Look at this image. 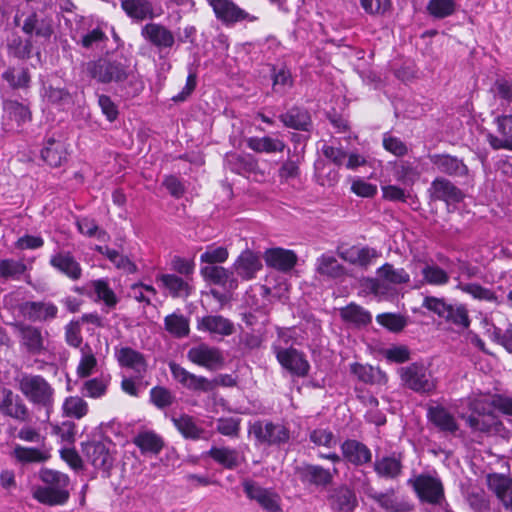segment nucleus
I'll return each mask as SVG.
<instances>
[{
    "mask_svg": "<svg viewBox=\"0 0 512 512\" xmlns=\"http://www.w3.org/2000/svg\"><path fill=\"white\" fill-rule=\"evenodd\" d=\"M40 479L44 483L33 490V497L42 504L54 506L62 505L69 498V477L61 472L44 469L40 472Z\"/></svg>",
    "mask_w": 512,
    "mask_h": 512,
    "instance_id": "nucleus-1",
    "label": "nucleus"
},
{
    "mask_svg": "<svg viewBox=\"0 0 512 512\" xmlns=\"http://www.w3.org/2000/svg\"><path fill=\"white\" fill-rule=\"evenodd\" d=\"M91 76L101 83H122L127 81L132 87V91H127L128 97L137 95L142 89L143 84L134 73L121 62L101 59L95 62L90 69Z\"/></svg>",
    "mask_w": 512,
    "mask_h": 512,
    "instance_id": "nucleus-2",
    "label": "nucleus"
},
{
    "mask_svg": "<svg viewBox=\"0 0 512 512\" xmlns=\"http://www.w3.org/2000/svg\"><path fill=\"white\" fill-rule=\"evenodd\" d=\"M19 391L35 406L46 409L47 414L53 408L55 390L41 375L22 373L16 378Z\"/></svg>",
    "mask_w": 512,
    "mask_h": 512,
    "instance_id": "nucleus-3",
    "label": "nucleus"
},
{
    "mask_svg": "<svg viewBox=\"0 0 512 512\" xmlns=\"http://www.w3.org/2000/svg\"><path fill=\"white\" fill-rule=\"evenodd\" d=\"M169 368L174 380L193 392L207 393L213 391L218 386L233 387L236 385L235 378L229 374H220L210 380L204 376L195 375L174 362L169 364Z\"/></svg>",
    "mask_w": 512,
    "mask_h": 512,
    "instance_id": "nucleus-4",
    "label": "nucleus"
},
{
    "mask_svg": "<svg viewBox=\"0 0 512 512\" xmlns=\"http://www.w3.org/2000/svg\"><path fill=\"white\" fill-rule=\"evenodd\" d=\"M358 490L373 500L384 512H413L414 506L409 497L400 494L396 488L391 487L379 492L365 478Z\"/></svg>",
    "mask_w": 512,
    "mask_h": 512,
    "instance_id": "nucleus-5",
    "label": "nucleus"
},
{
    "mask_svg": "<svg viewBox=\"0 0 512 512\" xmlns=\"http://www.w3.org/2000/svg\"><path fill=\"white\" fill-rule=\"evenodd\" d=\"M398 375L405 388L419 394H430L437 386L436 378L424 363L414 362L400 367Z\"/></svg>",
    "mask_w": 512,
    "mask_h": 512,
    "instance_id": "nucleus-6",
    "label": "nucleus"
},
{
    "mask_svg": "<svg viewBox=\"0 0 512 512\" xmlns=\"http://www.w3.org/2000/svg\"><path fill=\"white\" fill-rule=\"evenodd\" d=\"M471 414L466 417L467 425L474 431L487 432L496 423L492 396L474 397L469 402Z\"/></svg>",
    "mask_w": 512,
    "mask_h": 512,
    "instance_id": "nucleus-7",
    "label": "nucleus"
},
{
    "mask_svg": "<svg viewBox=\"0 0 512 512\" xmlns=\"http://www.w3.org/2000/svg\"><path fill=\"white\" fill-rule=\"evenodd\" d=\"M20 350L30 356H39L47 352L48 332L31 324H15Z\"/></svg>",
    "mask_w": 512,
    "mask_h": 512,
    "instance_id": "nucleus-8",
    "label": "nucleus"
},
{
    "mask_svg": "<svg viewBox=\"0 0 512 512\" xmlns=\"http://www.w3.org/2000/svg\"><path fill=\"white\" fill-rule=\"evenodd\" d=\"M410 275L404 268H395L390 263H385L377 269V278L369 281V288L376 296L391 294L390 286L407 284Z\"/></svg>",
    "mask_w": 512,
    "mask_h": 512,
    "instance_id": "nucleus-9",
    "label": "nucleus"
},
{
    "mask_svg": "<svg viewBox=\"0 0 512 512\" xmlns=\"http://www.w3.org/2000/svg\"><path fill=\"white\" fill-rule=\"evenodd\" d=\"M250 433L259 444L278 446L287 444L290 440V430L284 424L270 421H257L250 429Z\"/></svg>",
    "mask_w": 512,
    "mask_h": 512,
    "instance_id": "nucleus-10",
    "label": "nucleus"
},
{
    "mask_svg": "<svg viewBox=\"0 0 512 512\" xmlns=\"http://www.w3.org/2000/svg\"><path fill=\"white\" fill-rule=\"evenodd\" d=\"M272 351L282 368L290 374L298 377L307 376L310 365L303 352L280 344H272Z\"/></svg>",
    "mask_w": 512,
    "mask_h": 512,
    "instance_id": "nucleus-11",
    "label": "nucleus"
},
{
    "mask_svg": "<svg viewBox=\"0 0 512 512\" xmlns=\"http://www.w3.org/2000/svg\"><path fill=\"white\" fill-rule=\"evenodd\" d=\"M114 358L120 368L133 372L136 378H144L148 372L147 356L130 346H115Z\"/></svg>",
    "mask_w": 512,
    "mask_h": 512,
    "instance_id": "nucleus-12",
    "label": "nucleus"
},
{
    "mask_svg": "<svg viewBox=\"0 0 512 512\" xmlns=\"http://www.w3.org/2000/svg\"><path fill=\"white\" fill-rule=\"evenodd\" d=\"M495 115L494 124L497 127V135L487 133L486 139L494 150L512 151V113H492Z\"/></svg>",
    "mask_w": 512,
    "mask_h": 512,
    "instance_id": "nucleus-13",
    "label": "nucleus"
},
{
    "mask_svg": "<svg viewBox=\"0 0 512 512\" xmlns=\"http://www.w3.org/2000/svg\"><path fill=\"white\" fill-rule=\"evenodd\" d=\"M243 489L247 497L256 501L267 512H281V498L271 489H266L256 482L246 480Z\"/></svg>",
    "mask_w": 512,
    "mask_h": 512,
    "instance_id": "nucleus-14",
    "label": "nucleus"
},
{
    "mask_svg": "<svg viewBox=\"0 0 512 512\" xmlns=\"http://www.w3.org/2000/svg\"><path fill=\"white\" fill-rule=\"evenodd\" d=\"M0 413L20 422L29 418V409L23 399L9 388H0Z\"/></svg>",
    "mask_w": 512,
    "mask_h": 512,
    "instance_id": "nucleus-15",
    "label": "nucleus"
},
{
    "mask_svg": "<svg viewBox=\"0 0 512 512\" xmlns=\"http://www.w3.org/2000/svg\"><path fill=\"white\" fill-rule=\"evenodd\" d=\"M187 358L192 363L208 370H216L224 363V357L220 349L205 343L190 348L187 352Z\"/></svg>",
    "mask_w": 512,
    "mask_h": 512,
    "instance_id": "nucleus-16",
    "label": "nucleus"
},
{
    "mask_svg": "<svg viewBox=\"0 0 512 512\" xmlns=\"http://www.w3.org/2000/svg\"><path fill=\"white\" fill-rule=\"evenodd\" d=\"M197 329L212 338H224L235 332L234 323L222 315H206L197 319Z\"/></svg>",
    "mask_w": 512,
    "mask_h": 512,
    "instance_id": "nucleus-17",
    "label": "nucleus"
},
{
    "mask_svg": "<svg viewBox=\"0 0 512 512\" xmlns=\"http://www.w3.org/2000/svg\"><path fill=\"white\" fill-rule=\"evenodd\" d=\"M427 192L431 201H444L451 204L458 203L463 199L461 190L443 177L435 178Z\"/></svg>",
    "mask_w": 512,
    "mask_h": 512,
    "instance_id": "nucleus-18",
    "label": "nucleus"
},
{
    "mask_svg": "<svg viewBox=\"0 0 512 512\" xmlns=\"http://www.w3.org/2000/svg\"><path fill=\"white\" fill-rule=\"evenodd\" d=\"M493 95L492 113H512V80L497 78L490 89Z\"/></svg>",
    "mask_w": 512,
    "mask_h": 512,
    "instance_id": "nucleus-19",
    "label": "nucleus"
},
{
    "mask_svg": "<svg viewBox=\"0 0 512 512\" xmlns=\"http://www.w3.org/2000/svg\"><path fill=\"white\" fill-rule=\"evenodd\" d=\"M300 480L303 483L317 487H327L333 482L334 474L338 473L336 468L331 472L320 465L306 464L297 469Z\"/></svg>",
    "mask_w": 512,
    "mask_h": 512,
    "instance_id": "nucleus-20",
    "label": "nucleus"
},
{
    "mask_svg": "<svg viewBox=\"0 0 512 512\" xmlns=\"http://www.w3.org/2000/svg\"><path fill=\"white\" fill-rule=\"evenodd\" d=\"M487 485L505 510L512 512V478L498 473L489 474Z\"/></svg>",
    "mask_w": 512,
    "mask_h": 512,
    "instance_id": "nucleus-21",
    "label": "nucleus"
},
{
    "mask_svg": "<svg viewBox=\"0 0 512 512\" xmlns=\"http://www.w3.org/2000/svg\"><path fill=\"white\" fill-rule=\"evenodd\" d=\"M340 448L344 460L352 465L362 466L372 460V452L369 447L358 440L347 439L341 444Z\"/></svg>",
    "mask_w": 512,
    "mask_h": 512,
    "instance_id": "nucleus-22",
    "label": "nucleus"
},
{
    "mask_svg": "<svg viewBox=\"0 0 512 512\" xmlns=\"http://www.w3.org/2000/svg\"><path fill=\"white\" fill-rule=\"evenodd\" d=\"M49 264L73 281L79 280L82 276L81 265L70 252L61 251L53 254Z\"/></svg>",
    "mask_w": 512,
    "mask_h": 512,
    "instance_id": "nucleus-23",
    "label": "nucleus"
},
{
    "mask_svg": "<svg viewBox=\"0 0 512 512\" xmlns=\"http://www.w3.org/2000/svg\"><path fill=\"white\" fill-rule=\"evenodd\" d=\"M428 159L438 172L449 176H464L468 172L461 159L449 154H430Z\"/></svg>",
    "mask_w": 512,
    "mask_h": 512,
    "instance_id": "nucleus-24",
    "label": "nucleus"
},
{
    "mask_svg": "<svg viewBox=\"0 0 512 512\" xmlns=\"http://www.w3.org/2000/svg\"><path fill=\"white\" fill-rule=\"evenodd\" d=\"M121 8L135 22L152 20L160 15L150 0H120Z\"/></svg>",
    "mask_w": 512,
    "mask_h": 512,
    "instance_id": "nucleus-25",
    "label": "nucleus"
},
{
    "mask_svg": "<svg viewBox=\"0 0 512 512\" xmlns=\"http://www.w3.org/2000/svg\"><path fill=\"white\" fill-rule=\"evenodd\" d=\"M22 314L31 321H50L57 317L58 308L52 302L27 301L20 307Z\"/></svg>",
    "mask_w": 512,
    "mask_h": 512,
    "instance_id": "nucleus-26",
    "label": "nucleus"
},
{
    "mask_svg": "<svg viewBox=\"0 0 512 512\" xmlns=\"http://www.w3.org/2000/svg\"><path fill=\"white\" fill-rule=\"evenodd\" d=\"M141 35L159 49L171 48L175 43L173 33L157 23L146 24L141 30Z\"/></svg>",
    "mask_w": 512,
    "mask_h": 512,
    "instance_id": "nucleus-27",
    "label": "nucleus"
},
{
    "mask_svg": "<svg viewBox=\"0 0 512 512\" xmlns=\"http://www.w3.org/2000/svg\"><path fill=\"white\" fill-rule=\"evenodd\" d=\"M264 259L268 266L287 272L296 265L298 257L294 251L278 247L268 249Z\"/></svg>",
    "mask_w": 512,
    "mask_h": 512,
    "instance_id": "nucleus-28",
    "label": "nucleus"
},
{
    "mask_svg": "<svg viewBox=\"0 0 512 512\" xmlns=\"http://www.w3.org/2000/svg\"><path fill=\"white\" fill-rule=\"evenodd\" d=\"M428 420L441 432L447 434H455L459 425L454 417L443 406H433L427 411Z\"/></svg>",
    "mask_w": 512,
    "mask_h": 512,
    "instance_id": "nucleus-29",
    "label": "nucleus"
},
{
    "mask_svg": "<svg viewBox=\"0 0 512 512\" xmlns=\"http://www.w3.org/2000/svg\"><path fill=\"white\" fill-rule=\"evenodd\" d=\"M216 17L225 24L244 20L248 14L230 0H209Z\"/></svg>",
    "mask_w": 512,
    "mask_h": 512,
    "instance_id": "nucleus-30",
    "label": "nucleus"
},
{
    "mask_svg": "<svg viewBox=\"0 0 512 512\" xmlns=\"http://www.w3.org/2000/svg\"><path fill=\"white\" fill-rule=\"evenodd\" d=\"M315 272L327 279H339L346 275V268L331 253H323L315 262Z\"/></svg>",
    "mask_w": 512,
    "mask_h": 512,
    "instance_id": "nucleus-31",
    "label": "nucleus"
},
{
    "mask_svg": "<svg viewBox=\"0 0 512 512\" xmlns=\"http://www.w3.org/2000/svg\"><path fill=\"white\" fill-rule=\"evenodd\" d=\"M85 454L88 461L96 469L108 471L113 465V457L109 449L101 442L87 444Z\"/></svg>",
    "mask_w": 512,
    "mask_h": 512,
    "instance_id": "nucleus-32",
    "label": "nucleus"
},
{
    "mask_svg": "<svg viewBox=\"0 0 512 512\" xmlns=\"http://www.w3.org/2000/svg\"><path fill=\"white\" fill-rule=\"evenodd\" d=\"M42 159L52 167H59L67 161L68 147L65 142L50 138L41 151Z\"/></svg>",
    "mask_w": 512,
    "mask_h": 512,
    "instance_id": "nucleus-33",
    "label": "nucleus"
},
{
    "mask_svg": "<svg viewBox=\"0 0 512 512\" xmlns=\"http://www.w3.org/2000/svg\"><path fill=\"white\" fill-rule=\"evenodd\" d=\"M402 461L399 456L390 455L376 458L374 471L380 478L394 480L402 474Z\"/></svg>",
    "mask_w": 512,
    "mask_h": 512,
    "instance_id": "nucleus-34",
    "label": "nucleus"
},
{
    "mask_svg": "<svg viewBox=\"0 0 512 512\" xmlns=\"http://www.w3.org/2000/svg\"><path fill=\"white\" fill-rule=\"evenodd\" d=\"M171 421L184 438L191 440L204 438L205 430L197 424L192 416L187 414L172 416Z\"/></svg>",
    "mask_w": 512,
    "mask_h": 512,
    "instance_id": "nucleus-35",
    "label": "nucleus"
},
{
    "mask_svg": "<svg viewBox=\"0 0 512 512\" xmlns=\"http://www.w3.org/2000/svg\"><path fill=\"white\" fill-rule=\"evenodd\" d=\"M261 267L259 257L249 250L242 252L234 264L237 274L246 280L252 279Z\"/></svg>",
    "mask_w": 512,
    "mask_h": 512,
    "instance_id": "nucleus-36",
    "label": "nucleus"
},
{
    "mask_svg": "<svg viewBox=\"0 0 512 512\" xmlns=\"http://www.w3.org/2000/svg\"><path fill=\"white\" fill-rule=\"evenodd\" d=\"M172 297H187L191 293L188 279L174 274H162L157 278Z\"/></svg>",
    "mask_w": 512,
    "mask_h": 512,
    "instance_id": "nucleus-37",
    "label": "nucleus"
},
{
    "mask_svg": "<svg viewBox=\"0 0 512 512\" xmlns=\"http://www.w3.org/2000/svg\"><path fill=\"white\" fill-rule=\"evenodd\" d=\"M456 287L476 300L486 301L496 305L502 303V299L497 296L493 290L483 287L480 284L459 282Z\"/></svg>",
    "mask_w": 512,
    "mask_h": 512,
    "instance_id": "nucleus-38",
    "label": "nucleus"
},
{
    "mask_svg": "<svg viewBox=\"0 0 512 512\" xmlns=\"http://www.w3.org/2000/svg\"><path fill=\"white\" fill-rule=\"evenodd\" d=\"M330 499L333 510L337 512H353L357 506L355 493L345 486L335 490Z\"/></svg>",
    "mask_w": 512,
    "mask_h": 512,
    "instance_id": "nucleus-39",
    "label": "nucleus"
},
{
    "mask_svg": "<svg viewBox=\"0 0 512 512\" xmlns=\"http://www.w3.org/2000/svg\"><path fill=\"white\" fill-rule=\"evenodd\" d=\"M110 382L109 374L86 380L82 385L81 393L88 398L100 399L106 395Z\"/></svg>",
    "mask_w": 512,
    "mask_h": 512,
    "instance_id": "nucleus-40",
    "label": "nucleus"
},
{
    "mask_svg": "<svg viewBox=\"0 0 512 512\" xmlns=\"http://www.w3.org/2000/svg\"><path fill=\"white\" fill-rule=\"evenodd\" d=\"M247 147L257 153H276L282 152L285 149V143L272 137H250L246 141Z\"/></svg>",
    "mask_w": 512,
    "mask_h": 512,
    "instance_id": "nucleus-41",
    "label": "nucleus"
},
{
    "mask_svg": "<svg viewBox=\"0 0 512 512\" xmlns=\"http://www.w3.org/2000/svg\"><path fill=\"white\" fill-rule=\"evenodd\" d=\"M207 454L226 469H234L241 462L238 451L229 447H212Z\"/></svg>",
    "mask_w": 512,
    "mask_h": 512,
    "instance_id": "nucleus-42",
    "label": "nucleus"
},
{
    "mask_svg": "<svg viewBox=\"0 0 512 512\" xmlns=\"http://www.w3.org/2000/svg\"><path fill=\"white\" fill-rule=\"evenodd\" d=\"M2 78L12 89H28L31 83V75L26 67H8Z\"/></svg>",
    "mask_w": 512,
    "mask_h": 512,
    "instance_id": "nucleus-43",
    "label": "nucleus"
},
{
    "mask_svg": "<svg viewBox=\"0 0 512 512\" xmlns=\"http://www.w3.org/2000/svg\"><path fill=\"white\" fill-rule=\"evenodd\" d=\"M98 361L92 348L85 344L80 347V359L76 373L80 378H87L97 369Z\"/></svg>",
    "mask_w": 512,
    "mask_h": 512,
    "instance_id": "nucleus-44",
    "label": "nucleus"
},
{
    "mask_svg": "<svg viewBox=\"0 0 512 512\" xmlns=\"http://www.w3.org/2000/svg\"><path fill=\"white\" fill-rule=\"evenodd\" d=\"M134 443L143 453L152 454H158L164 446L162 438L152 431L139 433L135 437Z\"/></svg>",
    "mask_w": 512,
    "mask_h": 512,
    "instance_id": "nucleus-45",
    "label": "nucleus"
},
{
    "mask_svg": "<svg viewBox=\"0 0 512 512\" xmlns=\"http://www.w3.org/2000/svg\"><path fill=\"white\" fill-rule=\"evenodd\" d=\"M5 115L17 126H21L31 120V112L27 105L15 100H7L4 102Z\"/></svg>",
    "mask_w": 512,
    "mask_h": 512,
    "instance_id": "nucleus-46",
    "label": "nucleus"
},
{
    "mask_svg": "<svg viewBox=\"0 0 512 512\" xmlns=\"http://www.w3.org/2000/svg\"><path fill=\"white\" fill-rule=\"evenodd\" d=\"M13 456L17 461L27 463H41L49 458V452L45 449L30 448L17 445L13 450Z\"/></svg>",
    "mask_w": 512,
    "mask_h": 512,
    "instance_id": "nucleus-47",
    "label": "nucleus"
},
{
    "mask_svg": "<svg viewBox=\"0 0 512 512\" xmlns=\"http://www.w3.org/2000/svg\"><path fill=\"white\" fill-rule=\"evenodd\" d=\"M165 329L176 338L188 336L189 320L182 314L173 313L164 319Z\"/></svg>",
    "mask_w": 512,
    "mask_h": 512,
    "instance_id": "nucleus-48",
    "label": "nucleus"
},
{
    "mask_svg": "<svg viewBox=\"0 0 512 512\" xmlns=\"http://www.w3.org/2000/svg\"><path fill=\"white\" fill-rule=\"evenodd\" d=\"M91 287L96 295V300L102 301L109 309L116 307L118 297L110 288L108 282L104 279H98L91 282Z\"/></svg>",
    "mask_w": 512,
    "mask_h": 512,
    "instance_id": "nucleus-49",
    "label": "nucleus"
},
{
    "mask_svg": "<svg viewBox=\"0 0 512 512\" xmlns=\"http://www.w3.org/2000/svg\"><path fill=\"white\" fill-rule=\"evenodd\" d=\"M27 267L24 262L14 259L0 260V280H19L25 273Z\"/></svg>",
    "mask_w": 512,
    "mask_h": 512,
    "instance_id": "nucleus-50",
    "label": "nucleus"
},
{
    "mask_svg": "<svg viewBox=\"0 0 512 512\" xmlns=\"http://www.w3.org/2000/svg\"><path fill=\"white\" fill-rule=\"evenodd\" d=\"M423 281L434 286H442L449 282L448 273L434 263H425L421 268Z\"/></svg>",
    "mask_w": 512,
    "mask_h": 512,
    "instance_id": "nucleus-51",
    "label": "nucleus"
},
{
    "mask_svg": "<svg viewBox=\"0 0 512 512\" xmlns=\"http://www.w3.org/2000/svg\"><path fill=\"white\" fill-rule=\"evenodd\" d=\"M341 318L355 325H366L371 322V314L356 304H349L340 309Z\"/></svg>",
    "mask_w": 512,
    "mask_h": 512,
    "instance_id": "nucleus-52",
    "label": "nucleus"
},
{
    "mask_svg": "<svg viewBox=\"0 0 512 512\" xmlns=\"http://www.w3.org/2000/svg\"><path fill=\"white\" fill-rule=\"evenodd\" d=\"M63 413L72 418L81 419L88 413V403L80 396H69L62 404Z\"/></svg>",
    "mask_w": 512,
    "mask_h": 512,
    "instance_id": "nucleus-53",
    "label": "nucleus"
},
{
    "mask_svg": "<svg viewBox=\"0 0 512 512\" xmlns=\"http://www.w3.org/2000/svg\"><path fill=\"white\" fill-rule=\"evenodd\" d=\"M22 30L28 35H37L48 38L52 34V28L44 20H40L36 13L30 14L23 23Z\"/></svg>",
    "mask_w": 512,
    "mask_h": 512,
    "instance_id": "nucleus-54",
    "label": "nucleus"
},
{
    "mask_svg": "<svg viewBox=\"0 0 512 512\" xmlns=\"http://www.w3.org/2000/svg\"><path fill=\"white\" fill-rule=\"evenodd\" d=\"M280 120L285 126L297 130H306L309 125V116L307 112L299 108H292L282 114L280 116Z\"/></svg>",
    "mask_w": 512,
    "mask_h": 512,
    "instance_id": "nucleus-55",
    "label": "nucleus"
},
{
    "mask_svg": "<svg viewBox=\"0 0 512 512\" xmlns=\"http://www.w3.org/2000/svg\"><path fill=\"white\" fill-rule=\"evenodd\" d=\"M350 371L358 378V380L368 384L380 382L381 378L385 377L379 369L359 363L351 364Z\"/></svg>",
    "mask_w": 512,
    "mask_h": 512,
    "instance_id": "nucleus-56",
    "label": "nucleus"
},
{
    "mask_svg": "<svg viewBox=\"0 0 512 512\" xmlns=\"http://www.w3.org/2000/svg\"><path fill=\"white\" fill-rule=\"evenodd\" d=\"M426 8L432 17L443 19L454 13L456 2L455 0H429Z\"/></svg>",
    "mask_w": 512,
    "mask_h": 512,
    "instance_id": "nucleus-57",
    "label": "nucleus"
},
{
    "mask_svg": "<svg viewBox=\"0 0 512 512\" xmlns=\"http://www.w3.org/2000/svg\"><path fill=\"white\" fill-rule=\"evenodd\" d=\"M273 91L277 94H286L294 84L290 70L281 67L273 73Z\"/></svg>",
    "mask_w": 512,
    "mask_h": 512,
    "instance_id": "nucleus-58",
    "label": "nucleus"
},
{
    "mask_svg": "<svg viewBox=\"0 0 512 512\" xmlns=\"http://www.w3.org/2000/svg\"><path fill=\"white\" fill-rule=\"evenodd\" d=\"M377 322L391 332L402 331L407 325L406 317L395 313H382L376 317Z\"/></svg>",
    "mask_w": 512,
    "mask_h": 512,
    "instance_id": "nucleus-59",
    "label": "nucleus"
},
{
    "mask_svg": "<svg viewBox=\"0 0 512 512\" xmlns=\"http://www.w3.org/2000/svg\"><path fill=\"white\" fill-rule=\"evenodd\" d=\"M156 289L151 285L135 283L130 287L129 296L140 303L151 304L156 297Z\"/></svg>",
    "mask_w": 512,
    "mask_h": 512,
    "instance_id": "nucleus-60",
    "label": "nucleus"
},
{
    "mask_svg": "<svg viewBox=\"0 0 512 512\" xmlns=\"http://www.w3.org/2000/svg\"><path fill=\"white\" fill-rule=\"evenodd\" d=\"M309 440L315 446L332 448L336 446L337 439L334 433L326 428H316L309 434Z\"/></svg>",
    "mask_w": 512,
    "mask_h": 512,
    "instance_id": "nucleus-61",
    "label": "nucleus"
},
{
    "mask_svg": "<svg viewBox=\"0 0 512 512\" xmlns=\"http://www.w3.org/2000/svg\"><path fill=\"white\" fill-rule=\"evenodd\" d=\"M228 255V250L225 247L209 245L201 254L200 261L215 266L214 264L225 262L228 259Z\"/></svg>",
    "mask_w": 512,
    "mask_h": 512,
    "instance_id": "nucleus-62",
    "label": "nucleus"
},
{
    "mask_svg": "<svg viewBox=\"0 0 512 512\" xmlns=\"http://www.w3.org/2000/svg\"><path fill=\"white\" fill-rule=\"evenodd\" d=\"M444 319L462 328H468L470 325L468 311L464 305H451Z\"/></svg>",
    "mask_w": 512,
    "mask_h": 512,
    "instance_id": "nucleus-63",
    "label": "nucleus"
},
{
    "mask_svg": "<svg viewBox=\"0 0 512 512\" xmlns=\"http://www.w3.org/2000/svg\"><path fill=\"white\" fill-rule=\"evenodd\" d=\"M467 503L472 512H491L490 501L484 491H472L467 495Z\"/></svg>",
    "mask_w": 512,
    "mask_h": 512,
    "instance_id": "nucleus-64",
    "label": "nucleus"
}]
</instances>
